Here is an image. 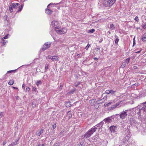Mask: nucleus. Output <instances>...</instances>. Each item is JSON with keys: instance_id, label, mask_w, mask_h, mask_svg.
<instances>
[{"instance_id": "44", "label": "nucleus", "mask_w": 146, "mask_h": 146, "mask_svg": "<svg viewBox=\"0 0 146 146\" xmlns=\"http://www.w3.org/2000/svg\"><path fill=\"white\" fill-rule=\"evenodd\" d=\"M45 70H47L48 68V65L47 64H46L45 66Z\"/></svg>"}, {"instance_id": "18", "label": "nucleus", "mask_w": 146, "mask_h": 146, "mask_svg": "<svg viewBox=\"0 0 146 146\" xmlns=\"http://www.w3.org/2000/svg\"><path fill=\"white\" fill-rule=\"evenodd\" d=\"M130 122L131 124H132L133 125H135L136 124L137 122V121H135V119H134L133 118H132L131 119V120Z\"/></svg>"}, {"instance_id": "47", "label": "nucleus", "mask_w": 146, "mask_h": 146, "mask_svg": "<svg viewBox=\"0 0 146 146\" xmlns=\"http://www.w3.org/2000/svg\"><path fill=\"white\" fill-rule=\"evenodd\" d=\"M135 20L137 22H138L139 21V19H138V17L136 16L135 18Z\"/></svg>"}, {"instance_id": "19", "label": "nucleus", "mask_w": 146, "mask_h": 146, "mask_svg": "<svg viewBox=\"0 0 146 146\" xmlns=\"http://www.w3.org/2000/svg\"><path fill=\"white\" fill-rule=\"evenodd\" d=\"M44 129H41V130L39 132L38 131H37L36 132V134L38 136H39L40 135L43 133V131Z\"/></svg>"}, {"instance_id": "46", "label": "nucleus", "mask_w": 146, "mask_h": 146, "mask_svg": "<svg viewBox=\"0 0 146 146\" xmlns=\"http://www.w3.org/2000/svg\"><path fill=\"white\" fill-rule=\"evenodd\" d=\"M60 144V143H56L54 144L53 146H59Z\"/></svg>"}, {"instance_id": "28", "label": "nucleus", "mask_w": 146, "mask_h": 146, "mask_svg": "<svg viewBox=\"0 0 146 146\" xmlns=\"http://www.w3.org/2000/svg\"><path fill=\"white\" fill-rule=\"evenodd\" d=\"M130 60V58H127L124 60V62H123L124 63H125V64H126V63L128 64V63L129 62Z\"/></svg>"}, {"instance_id": "6", "label": "nucleus", "mask_w": 146, "mask_h": 146, "mask_svg": "<svg viewBox=\"0 0 146 146\" xmlns=\"http://www.w3.org/2000/svg\"><path fill=\"white\" fill-rule=\"evenodd\" d=\"M128 111V110L123 111L122 112H121L119 113V117L122 119H124L127 116V113Z\"/></svg>"}, {"instance_id": "5", "label": "nucleus", "mask_w": 146, "mask_h": 146, "mask_svg": "<svg viewBox=\"0 0 146 146\" xmlns=\"http://www.w3.org/2000/svg\"><path fill=\"white\" fill-rule=\"evenodd\" d=\"M51 26L53 27H54L55 31H56V28H58L60 27V24L56 21H53L51 23Z\"/></svg>"}, {"instance_id": "16", "label": "nucleus", "mask_w": 146, "mask_h": 146, "mask_svg": "<svg viewBox=\"0 0 146 146\" xmlns=\"http://www.w3.org/2000/svg\"><path fill=\"white\" fill-rule=\"evenodd\" d=\"M97 129V127H96L95 126H94L93 128H91L89 131L92 134L93 133L96 131V130Z\"/></svg>"}, {"instance_id": "2", "label": "nucleus", "mask_w": 146, "mask_h": 146, "mask_svg": "<svg viewBox=\"0 0 146 146\" xmlns=\"http://www.w3.org/2000/svg\"><path fill=\"white\" fill-rule=\"evenodd\" d=\"M130 135L129 133H127L125 134H122L121 136L119 138L120 140L124 142L125 141H127L129 138L130 137Z\"/></svg>"}, {"instance_id": "33", "label": "nucleus", "mask_w": 146, "mask_h": 146, "mask_svg": "<svg viewBox=\"0 0 146 146\" xmlns=\"http://www.w3.org/2000/svg\"><path fill=\"white\" fill-rule=\"evenodd\" d=\"M78 146H85L84 142L82 141L80 142L78 144Z\"/></svg>"}, {"instance_id": "60", "label": "nucleus", "mask_w": 146, "mask_h": 146, "mask_svg": "<svg viewBox=\"0 0 146 146\" xmlns=\"http://www.w3.org/2000/svg\"><path fill=\"white\" fill-rule=\"evenodd\" d=\"M141 50H140L139 51H137V52H135V53H139L141 51Z\"/></svg>"}, {"instance_id": "21", "label": "nucleus", "mask_w": 146, "mask_h": 146, "mask_svg": "<svg viewBox=\"0 0 146 146\" xmlns=\"http://www.w3.org/2000/svg\"><path fill=\"white\" fill-rule=\"evenodd\" d=\"M108 143V141L106 140H103L102 142V144L104 146H106L107 145Z\"/></svg>"}, {"instance_id": "8", "label": "nucleus", "mask_w": 146, "mask_h": 146, "mask_svg": "<svg viewBox=\"0 0 146 146\" xmlns=\"http://www.w3.org/2000/svg\"><path fill=\"white\" fill-rule=\"evenodd\" d=\"M51 43L50 42H47L44 43L41 49L43 51H44L49 48L51 45Z\"/></svg>"}, {"instance_id": "59", "label": "nucleus", "mask_w": 146, "mask_h": 146, "mask_svg": "<svg viewBox=\"0 0 146 146\" xmlns=\"http://www.w3.org/2000/svg\"><path fill=\"white\" fill-rule=\"evenodd\" d=\"M62 87H63L62 85H61L60 87V89L61 90L62 89Z\"/></svg>"}, {"instance_id": "23", "label": "nucleus", "mask_w": 146, "mask_h": 146, "mask_svg": "<svg viewBox=\"0 0 146 146\" xmlns=\"http://www.w3.org/2000/svg\"><path fill=\"white\" fill-rule=\"evenodd\" d=\"M23 5H21V7H19V9L16 12V13H18V12L21 11L22 10L23 8Z\"/></svg>"}, {"instance_id": "39", "label": "nucleus", "mask_w": 146, "mask_h": 146, "mask_svg": "<svg viewBox=\"0 0 146 146\" xmlns=\"http://www.w3.org/2000/svg\"><path fill=\"white\" fill-rule=\"evenodd\" d=\"M16 70H11L8 71L7 72V73H11L12 72H15L16 71Z\"/></svg>"}, {"instance_id": "37", "label": "nucleus", "mask_w": 146, "mask_h": 146, "mask_svg": "<svg viewBox=\"0 0 146 146\" xmlns=\"http://www.w3.org/2000/svg\"><path fill=\"white\" fill-rule=\"evenodd\" d=\"M32 107L34 108L36 107V103L34 101H33L32 103Z\"/></svg>"}, {"instance_id": "32", "label": "nucleus", "mask_w": 146, "mask_h": 146, "mask_svg": "<svg viewBox=\"0 0 146 146\" xmlns=\"http://www.w3.org/2000/svg\"><path fill=\"white\" fill-rule=\"evenodd\" d=\"M70 103H71V102H67L66 103V106L67 107H69L71 106V104Z\"/></svg>"}, {"instance_id": "13", "label": "nucleus", "mask_w": 146, "mask_h": 146, "mask_svg": "<svg viewBox=\"0 0 146 146\" xmlns=\"http://www.w3.org/2000/svg\"><path fill=\"white\" fill-rule=\"evenodd\" d=\"M89 104L92 106H93L96 104V99H92L89 102Z\"/></svg>"}, {"instance_id": "11", "label": "nucleus", "mask_w": 146, "mask_h": 146, "mask_svg": "<svg viewBox=\"0 0 146 146\" xmlns=\"http://www.w3.org/2000/svg\"><path fill=\"white\" fill-rule=\"evenodd\" d=\"M110 129L111 132L114 133L116 130L117 128L115 126L113 125L110 127Z\"/></svg>"}, {"instance_id": "1", "label": "nucleus", "mask_w": 146, "mask_h": 146, "mask_svg": "<svg viewBox=\"0 0 146 146\" xmlns=\"http://www.w3.org/2000/svg\"><path fill=\"white\" fill-rule=\"evenodd\" d=\"M133 111L135 112V114L137 115L139 118H141V114L142 113H143V110L142 108H139L138 107H136L133 109Z\"/></svg>"}, {"instance_id": "62", "label": "nucleus", "mask_w": 146, "mask_h": 146, "mask_svg": "<svg viewBox=\"0 0 146 146\" xmlns=\"http://www.w3.org/2000/svg\"><path fill=\"white\" fill-rule=\"evenodd\" d=\"M78 84H77V83H75V86L76 87H77L78 86Z\"/></svg>"}, {"instance_id": "53", "label": "nucleus", "mask_w": 146, "mask_h": 146, "mask_svg": "<svg viewBox=\"0 0 146 146\" xmlns=\"http://www.w3.org/2000/svg\"><path fill=\"white\" fill-rule=\"evenodd\" d=\"M96 127H101V125L100 124V123H98V124H97L96 125V126H95Z\"/></svg>"}, {"instance_id": "12", "label": "nucleus", "mask_w": 146, "mask_h": 146, "mask_svg": "<svg viewBox=\"0 0 146 146\" xmlns=\"http://www.w3.org/2000/svg\"><path fill=\"white\" fill-rule=\"evenodd\" d=\"M109 0H105L104 2V5L106 7H110Z\"/></svg>"}, {"instance_id": "45", "label": "nucleus", "mask_w": 146, "mask_h": 146, "mask_svg": "<svg viewBox=\"0 0 146 146\" xmlns=\"http://www.w3.org/2000/svg\"><path fill=\"white\" fill-rule=\"evenodd\" d=\"M141 39L143 41H145L146 40V37H142Z\"/></svg>"}, {"instance_id": "17", "label": "nucleus", "mask_w": 146, "mask_h": 146, "mask_svg": "<svg viewBox=\"0 0 146 146\" xmlns=\"http://www.w3.org/2000/svg\"><path fill=\"white\" fill-rule=\"evenodd\" d=\"M142 104L143 105V107L142 108L143 112H146V102L143 103Z\"/></svg>"}, {"instance_id": "30", "label": "nucleus", "mask_w": 146, "mask_h": 146, "mask_svg": "<svg viewBox=\"0 0 146 146\" xmlns=\"http://www.w3.org/2000/svg\"><path fill=\"white\" fill-rule=\"evenodd\" d=\"M19 140V139H18V140H16L15 142H13L11 143V144L12 145V146L16 145L17 144V142Z\"/></svg>"}, {"instance_id": "41", "label": "nucleus", "mask_w": 146, "mask_h": 146, "mask_svg": "<svg viewBox=\"0 0 146 146\" xmlns=\"http://www.w3.org/2000/svg\"><path fill=\"white\" fill-rule=\"evenodd\" d=\"M110 94H113L116 92L115 91H113L111 90H110Z\"/></svg>"}, {"instance_id": "26", "label": "nucleus", "mask_w": 146, "mask_h": 146, "mask_svg": "<svg viewBox=\"0 0 146 146\" xmlns=\"http://www.w3.org/2000/svg\"><path fill=\"white\" fill-rule=\"evenodd\" d=\"M95 50L96 51L100 52V47L99 46L96 45Z\"/></svg>"}, {"instance_id": "52", "label": "nucleus", "mask_w": 146, "mask_h": 146, "mask_svg": "<svg viewBox=\"0 0 146 146\" xmlns=\"http://www.w3.org/2000/svg\"><path fill=\"white\" fill-rule=\"evenodd\" d=\"M3 116V112H0V118H1Z\"/></svg>"}, {"instance_id": "14", "label": "nucleus", "mask_w": 146, "mask_h": 146, "mask_svg": "<svg viewBox=\"0 0 146 146\" xmlns=\"http://www.w3.org/2000/svg\"><path fill=\"white\" fill-rule=\"evenodd\" d=\"M92 134L88 131H87L84 135L85 138H88L90 137Z\"/></svg>"}, {"instance_id": "22", "label": "nucleus", "mask_w": 146, "mask_h": 146, "mask_svg": "<svg viewBox=\"0 0 146 146\" xmlns=\"http://www.w3.org/2000/svg\"><path fill=\"white\" fill-rule=\"evenodd\" d=\"M52 57V61L58 60L59 59V57L57 56H53Z\"/></svg>"}, {"instance_id": "34", "label": "nucleus", "mask_w": 146, "mask_h": 146, "mask_svg": "<svg viewBox=\"0 0 146 146\" xmlns=\"http://www.w3.org/2000/svg\"><path fill=\"white\" fill-rule=\"evenodd\" d=\"M14 82V80H10L9 81V82H8V84L10 85H12Z\"/></svg>"}, {"instance_id": "20", "label": "nucleus", "mask_w": 146, "mask_h": 146, "mask_svg": "<svg viewBox=\"0 0 146 146\" xmlns=\"http://www.w3.org/2000/svg\"><path fill=\"white\" fill-rule=\"evenodd\" d=\"M8 37H3V38L1 37V40H2L1 43H3L4 46H5V43H6V42L5 43H4L5 40H4V39H6Z\"/></svg>"}, {"instance_id": "61", "label": "nucleus", "mask_w": 146, "mask_h": 146, "mask_svg": "<svg viewBox=\"0 0 146 146\" xmlns=\"http://www.w3.org/2000/svg\"><path fill=\"white\" fill-rule=\"evenodd\" d=\"M102 41H103V40H102V39H101L100 40V41H99V42H100V43H101V42Z\"/></svg>"}, {"instance_id": "7", "label": "nucleus", "mask_w": 146, "mask_h": 146, "mask_svg": "<svg viewBox=\"0 0 146 146\" xmlns=\"http://www.w3.org/2000/svg\"><path fill=\"white\" fill-rule=\"evenodd\" d=\"M122 102V101L120 102H118L116 103L115 105H112L111 107L110 108V110H113L114 109L116 108H118L120 107H121L122 105L121 104V102Z\"/></svg>"}, {"instance_id": "42", "label": "nucleus", "mask_w": 146, "mask_h": 146, "mask_svg": "<svg viewBox=\"0 0 146 146\" xmlns=\"http://www.w3.org/2000/svg\"><path fill=\"white\" fill-rule=\"evenodd\" d=\"M135 37H134V38L133 39V46L135 45Z\"/></svg>"}, {"instance_id": "57", "label": "nucleus", "mask_w": 146, "mask_h": 146, "mask_svg": "<svg viewBox=\"0 0 146 146\" xmlns=\"http://www.w3.org/2000/svg\"><path fill=\"white\" fill-rule=\"evenodd\" d=\"M22 88L23 89H25V84H23V85H22Z\"/></svg>"}, {"instance_id": "54", "label": "nucleus", "mask_w": 146, "mask_h": 146, "mask_svg": "<svg viewBox=\"0 0 146 146\" xmlns=\"http://www.w3.org/2000/svg\"><path fill=\"white\" fill-rule=\"evenodd\" d=\"M33 91H35V92H36V91H37L36 89V88L35 87H33Z\"/></svg>"}, {"instance_id": "49", "label": "nucleus", "mask_w": 146, "mask_h": 146, "mask_svg": "<svg viewBox=\"0 0 146 146\" xmlns=\"http://www.w3.org/2000/svg\"><path fill=\"white\" fill-rule=\"evenodd\" d=\"M96 140H97V139H98L99 138V135H97L95 136Z\"/></svg>"}, {"instance_id": "64", "label": "nucleus", "mask_w": 146, "mask_h": 146, "mask_svg": "<svg viewBox=\"0 0 146 146\" xmlns=\"http://www.w3.org/2000/svg\"><path fill=\"white\" fill-rule=\"evenodd\" d=\"M76 83H77V84H78V85H79V84H80V82H77Z\"/></svg>"}, {"instance_id": "15", "label": "nucleus", "mask_w": 146, "mask_h": 146, "mask_svg": "<svg viewBox=\"0 0 146 146\" xmlns=\"http://www.w3.org/2000/svg\"><path fill=\"white\" fill-rule=\"evenodd\" d=\"M104 121H105L106 123H110L111 122V120L110 117H109L104 119Z\"/></svg>"}, {"instance_id": "36", "label": "nucleus", "mask_w": 146, "mask_h": 146, "mask_svg": "<svg viewBox=\"0 0 146 146\" xmlns=\"http://www.w3.org/2000/svg\"><path fill=\"white\" fill-rule=\"evenodd\" d=\"M126 66V64L124 63L123 62L122 63V64L121 66V68H124Z\"/></svg>"}, {"instance_id": "9", "label": "nucleus", "mask_w": 146, "mask_h": 146, "mask_svg": "<svg viewBox=\"0 0 146 146\" xmlns=\"http://www.w3.org/2000/svg\"><path fill=\"white\" fill-rule=\"evenodd\" d=\"M51 4H53L52 3H51L49 4L47 7V8L45 9L46 13L48 15L51 14L52 13V11L48 9L49 6Z\"/></svg>"}, {"instance_id": "10", "label": "nucleus", "mask_w": 146, "mask_h": 146, "mask_svg": "<svg viewBox=\"0 0 146 146\" xmlns=\"http://www.w3.org/2000/svg\"><path fill=\"white\" fill-rule=\"evenodd\" d=\"M118 115V114H115V115H111L110 117V118L111 119V122L113 121H115L117 119V117Z\"/></svg>"}, {"instance_id": "24", "label": "nucleus", "mask_w": 146, "mask_h": 146, "mask_svg": "<svg viewBox=\"0 0 146 146\" xmlns=\"http://www.w3.org/2000/svg\"><path fill=\"white\" fill-rule=\"evenodd\" d=\"M113 102H109L108 103H105L104 104V106H105V107H108L109 106H110V105H111V104H113Z\"/></svg>"}, {"instance_id": "38", "label": "nucleus", "mask_w": 146, "mask_h": 146, "mask_svg": "<svg viewBox=\"0 0 146 146\" xmlns=\"http://www.w3.org/2000/svg\"><path fill=\"white\" fill-rule=\"evenodd\" d=\"M95 31V30L94 29H90L88 31V33H93Z\"/></svg>"}, {"instance_id": "3", "label": "nucleus", "mask_w": 146, "mask_h": 146, "mask_svg": "<svg viewBox=\"0 0 146 146\" xmlns=\"http://www.w3.org/2000/svg\"><path fill=\"white\" fill-rule=\"evenodd\" d=\"M55 31L58 35L63 34L67 32V29L65 28H61L60 27L58 28H56Z\"/></svg>"}, {"instance_id": "35", "label": "nucleus", "mask_w": 146, "mask_h": 146, "mask_svg": "<svg viewBox=\"0 0 146 146\" xmlns=\"http://www.w3.org/2000/svg\"><path fill=\"white\" fill-rule=\"evenodd\" d=\"M119 39L118 38V37H116V39L115 40V43L117 44L118 42Z\"/></svg>"}, {"instance_id": "43", "label": "nucleus", "mask_w": 146, "mask_h": 146, "mask_svg": "<svg viewBox=\"0 0 146 146\" xmlns=\"http://www.w3.org/2000/svg\"><path fill=\"white\" fill-rule=\"evenodd\" d=\"M104 122L105 121H104V120L103 121H102L100 123V124L101 125V127H102L103 125V124L104 123Z\"/></svg>"}, {"instance_id": "31", "label": "nucleus", "mask_w": 146, "mask_h": 146, "mask_svg": "<svg viewBox=\"0 0 146 146\" xmlns=\"http://www.w3.org/2000/svg\"><path fill=\"white\" fill-rule=\"evenodd\" d=\"M139 85V84L138 83H135V84H134L133 85H132L131 86V87L132 88H135L134 87L135 86H136V87H137V86H138Z\"/></svg>"}, {"instance_id": "56", "label": "nucleus", "mask_w": 146, "mask_h": 146, "mask_svg": "<svg viewBox=\"0 0 146 146\" xmlns=\"http://www.w3.org/2000/svg\"><path fill=\"white\" fill-rule=\"evenodd\" d=\"M26 90L29 92L30 90V88L29 87H27L26 89Z\"/></svg>"}, {"instance_id": "51", "label": "nucleus", "mask_w": 146, "mask_h": 146, "mask_svg": "<svg viewBox=\"0 0 146 146\" xmlns=\"http://www.w3.org/2000/svg\"><path fill=\"white\" fill-rule=\"evenodd\" d=\"M56 125L55 124H54L52 125V127L53 129H54L56 127Z\"/></svg>"}, {"instance_id": "27", "label": "nucleus", "mask_w": 146, "mask_h": 146, "mask_svg": "<svg viewBox=\"0 0 146 146\" xmlns=\"http://www.w3.org/2000/svg\"><path fill=\"white\" fill-rule=\"evenodd\" d=\"M110 29L111 30H114L115 29L114 25L113 24H111L110 25Z\"/></svg>"}, {"instance_id": "58", "label": "nucleus", "mask_w": 146, "mask_h": 146, "mask_svg": "<svg viewBox=\"0 0 146 146\" xmlns=\"http://www.w3.org/2000/svg\"><path fill=\"white\" fill-rule=\"evenodd\" d=\"M143 27L144 29H145L146 28V24L144 25L143 26Z\"/></svg>"}, {"instance_id": "48", "label": "nucleus", "mask_w": 146, "mask_h": 146, "mask_svg": "<svg viewBox=\"0 0 146 146\" xmlns=\"http://www.w3.org/2000/svg\"><path fill=\"white\" fill-rule=\"evenodd\" d=\"M90 44H88L87 45V46H86V48H85V49L86 50H88V48H89V47H90Z\"/></svg>"}, {"instance_id": "29", "label": "nucleus", "mask_w": 146, "mask_h": 146, "mask_svg": "<svg viewBox=\"0 0 146 146\" xmlns=\"http://www.w3.org/2000/svg\"><path fill=\"white\" fill-rule=\"evenodd\" d=\"M42 83L41 80H38L37 81V82L36 83V84L37 86H38L40 85H41Z\"/></svg>"}, {"instance_id": "25", "label": "nucleus", "mask_w": 146, "mask_h": 146, "mask_svg": "<svg viewBox=\"0 0 146 146\" xmlns=\"http://www.w3.org/2000/svg\"><path fill=\"white\" fill-rule=\"evenodd\" d=\"M116 0H109L110 2V6H111L112 5L115 3Z\"/></svg>"}, {"instance_id": "40", "label": "nucleus", "mask_w": 146, "mask_h": 146, "mask_svg": "<svg viewBox=\"0 0 146 146\" xmlns=\"http://www.w3.org/2000/svg\"><path fill=\"white\" fill-rule=\"evenodd\" d=\"M70 111H68V117H69V118H71L72 117V115L71 114H70L69 113H70Z\"/></svg>"}, {"instance_id": "4", "label": "nucleus", "mask_w": 146, "mask_h": 146, "mask_svg": "<svg viewBox=\"0 0 146 146\" xmlns=\"http://www.w3.org/2000/svg\"><path fill=\"white\" fill-rule=\"evenodd\" d=\"M20 4L19 3H12V5H10L9 6V10L11 13H12L13 11V8L14 9H16L18 7V6L20 5Z\"/></svg>"}, {"instance_id": "55", "label": "nucleus", "mask_w": 146, "mask_h": 146, "mask_svg": "<svg viewBox=\"0 0 146 146\" xmlns=\"http://www.w3.org/2000/svg\"><path fill=\"white\" fill-rule=\"evenodd\" d=\"M110 90H106V93L107 94H110Z\"/></svg>"}, {"instance_id": "50", "label": "nucleus", "mask_w": 146, "mask_h": 146, "mask_svg": "<svg viewBox=\"0 0 146 146\" xmlns=\"http://www.w3.org/2000/svg\"><path fill=\"white\" fill-rule=\"evenodd\" d=\"M52 57H53L52 56H47V58L48 59H51L52 60Z\"/></svg>"}, {"instance_id": "63", "label": "nucleus", "mask_w": 146, "mask_h": 146, "mask_svg": "<svg viewBox=\"0 0 146 146\" xmlns=\"http://www.w3.org/2000/svg\"><path fill=\"white\" fill-rule=\"evenodd\" d=\"M94 60H98V59L96 58V57H95L94 58Z\"/></svg>"}]
</instances>
